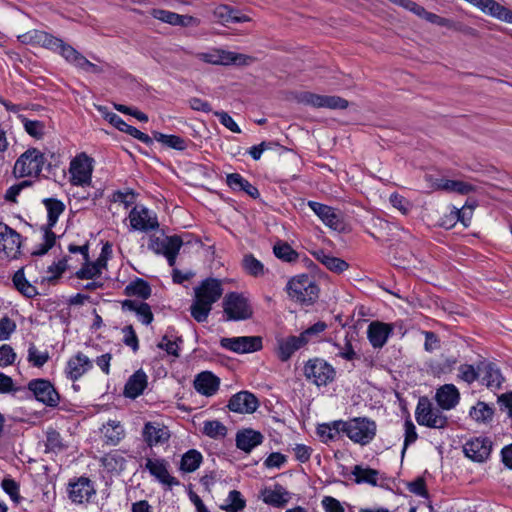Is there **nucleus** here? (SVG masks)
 Listing matches in <instances>:
<instances>
[{"instance_id": "53", "label": "nucleus", "mask_w": 512, "mask_h": 512, "mask_svg": "<svg viewBox=\"0 0 512 512\" xmlns=\"http://www.w3.org/2000/svg\"><path fill=\"white\" fill-rule=\"evenodd\" d=\"M214 14L216 17H218L222 22H232V23H241L249 21V18L247 16H235L233 14V9H231L227 5H220L218 6Z\"/></svg>"}, {"instance_id": "30", "label": "nucleus", "mask_w": 512, "mask_h": 512, "mask_svg": "<svg viewBox=\"0 0 512 512\" xmlns=\"http://www.w3.org/2000/svg\"><path fill=\"white\" fill-rule=\"evenodd\" d=\"M121 306L124 311L127 310L135 312L139 320L144 325L151 324L154 319L151 307L146 302H138L136 300L126 299L121 302Z\"/></svg>"}, {"instance_id": "13", "label": "nucleus", "mask_w": 512, "mask_h": 512, "mask_svg": "<svg viewBox=\"0 0 512 512\" xmlns=\"http://www.w3.org/2000/svg\"><path fill=\"white\" fill-rule=\"evenodd\" d=\"M129 220L134 230L147 232L159 227L157 217L144 206H135L129 213Z\"/></svg>"}, {"instance_id": "20", "label": "nucleus", "mask_w": 512, "mask_h": 512, "mask_svg": "<svg viewBox=\"0 0 512 512\" xmlns=\"http://www.w3.org/2000/svg\"><path fill=\"white\" fill-rule=\"evenodd\" d=\"M308 206L331 229L340 230L342 228L340 217L332 207L315 201H309Z\"/></svg>"}, {"instance_id": "51", "label": "nucleus", "mask_w": 512, "mask_h": 512, "mask_svg": "<svg viewBox=\"0 0 512 512\" xmlns=\"http://www.w3.org/2000/svg\"><path fill=\"white\" fill-rule=\"evenodd\" d=\"M228 53L223 49H214L198 54L200 60L213 65H227Z\"/></svg>"}, {"instance_id": "37", "label": "nucleus", "mask_w": 512, "mask_h": 512, "mask_svg": "<svg viewBox=\"0 0 512 512\" xmlns=\"http://www.w3.org/2000/svg\"><path fill=\"white\" fill-rule=\"evenodd\" d=\"M124 294L129 297L137 296L146 300L151 296V287L146 280L136 278L125 287Z\"/></svg>"}, {"instance_id": "31", "label": "nucleus", "mask_w": 512, "mask_h": 512, "mask_svg": "<svg viewBox=\"0 0 512 512\" xmlns=\"http://www.w3.org/2000/svg\"><path fill=\"white\" fill-rule=\"evenodd\" d=\"M478 370L481 373L483 384L489 388H500L504 378L494 363H482L481 366H478Z\"/></svg>"}, {"instance_id": "5", "label": "nucleus", "mask_w": 512, "mask_h": 512, "mask_svg": "<svg viewBox=\"0 0 512 512\" xmlns=\"http://www.w3.org/2000/svg\"><path fill=\"white\" fill-rule=\"evenodd\" d=\"M377 425L367 417H355L347 420L346 436L356 444L365 446L376 436Z\"/></svg>"}, {"instance_id": "35", "label": "nucleus", "mask_w": 512, "mask_h": 512, "mask_svg": "<svg viewBox=\"0 0 512 512\" xmlns=\"http://www.w3.org/2000/svg\"><path fill=\"white\" fill-rule=\"evenodd\" d=\"M106 265L107 259L105 257H99L95 262L85 261V264L75 273V276L78 279H93L101 275L102 269Z\"/></svg>"}, {"instance_id": "10", "label": "nucleus", "mask_w": 512, "mask_h": 512, "mask_svg": "<svg viewBox=\"0 0 512 512\" xmlns=\"http://www.w3.org/2000/svg\"><path fill=\"white\" fill-rule=\"evenodd\" d=\"M28 389L36 400L48 407H56L60 401V395L53 384L46 379H33L28 383Z\"/></svg>"}, {"instance_id": "45", "label": "nucleus", "mask_w": 512, "mask_h": 512, "mask_svg": "<svg viewBox=\"0 0 512 512\" xmlns=\"http://www.w3.org/2000/svg\"><path fill=\"white\" fill-rule=\"evenodd\" d=\"M227 427L218 420H208L203 423L202 433L212 439H221L227 435Z\"/></svg>"}, {"instance_id": "7", "label": "nucleus", "mask_w": 512, "mask_h": 512, "mask_svg": "<svg viewBox=\"0 0 512 512\" xmlns=\"http://www.w3.org/2000/svg\"><path fill=\"white\" fill-rule=\"evenodd\" d=\"M304 375L317 386H326L335 377L334 368L325 360L314 358L307 361L304 366Z\"/></svg>"}, {"instance_id": "55", "label": "nucleus", "mask_w": 512, "mask_h": 512, "mask_svg": "<svg viewBox=\"0 0 512 512\" xmlns=\"http://www.w3.org/2000/svg\"><path fill=\"white\" fill-rule=\"evenodd\" d=\"M2 489L10 496L16 504L20 503L19 484L11 478H4L1 482Z\"/></svg>"}, {"instance_id": "43", "label": "nucleus", "mask_w": 512, "mask_h": 512, "mask_svg": "<svg viewBox=\"0 0 512 512\" xmlns=\"http://www.w3.org/2000/svg\"><path fill=\"white\" fill-rule=\"evenodd\" d=\"M153 137L156 141L178 151H183L187 148L186 140L177 135H166L161 132L154 131Z\"/></svg>"}, {"instance_id": "34", "label": "nucleus", "mask_w": 512, "mask_h": 512, "mask_svg": "<svg viewBox=\"0 0 512 512\" xmlns=\"http://www.w3.org/2000/svg\"><path fill=\"white\" fill-rule=\"evenodd\" d=\"M435 188L448 192H455L460 195H467L475 191V187L467 182L449 179L437 180L435 183Z\"/></svg>"}, {"instance_id": "2", "label": "nucleus", "mask_w": 512, "mask_h": 512, "mask_svg": "<svg viewBox=\"0 0 512 512\" xmlns=\"http://www.w3.org/2000/svg\"><path fill=\"white\" fill-rule=\"evenodd\" d=\"M319 291L318 285L307 274L297 275L287 283L289 297L301 305L314 304L319 297Z\"/></svg>"}, {"instance_id": "28", "label": "nucleus", "mask_w": 512, "mask_h": 512, "mask_svg": "<svg viewBox=\"0 0 512 512\" xmlns=\"http://www.w3.org/2000/svg\"><path fill=\"white\" fill-rule=\"evenodd\" d=\"M289 498V492L280 484H276L274 489L265 488L262 491V499L264 503L276 508L285 507L289 502Z\"/></svg>"}, {"instance_id": "14", "label": "nucleus", "mask_w": 512, "mask_h": 512, "mask_svg": "<svg viewBox=\"0 0 512 512\" xmlns=\"http://www.w3.org/2000/svg\"><path fill=\"white\" fill-rule=\"evenodd\" d=\"M96 490L93 482L87 477H79L68 486L69 499L75 504H83L90 501Z\"/></svg>"}, {"instance_id": "3", "label": "nucleus", "mask_w": 512, "mask_h": 512, "mask_svg": "<svg viewBox=\"0 0 512 512\" xmlns=\"http://www.w3.org/2000/svg\"><path fill=\"white\" fill-rule=\"evenodd\" d=\"M46 162L44 154L37 148L31 147L23 152L13 167L15 177H39Z\"/></svg>"}, {"instance_id": "40", "label": "nucleus", "mask_w": 512, "mask_h": 512, "mask_svg": "<svg viewBox=\"0 0 512 512\" xmlns=\"http://www.w3.org/2000/svg\"><path fill=\"white\" fill-rule=\"evenodd\" d=\"M242 267L248 275L253 277H261L266 272L263 263L255 258L251 253L244 255L242 259Z\"/></svg>"}, {"instance_id": "23", "label": "nucleus", "mask_w": 512, "mask_h": 512, "mask_svg": "<svg viewBox=\"0 0 512 512\" xmlns=\"http://www.w3.org/2000/svg\"><path fill=\"white\" fill-rule=\"evenodd\" d=\"M147 385L148 377L142 369H139L128 378L123 394L127 398L136 399L144 392Z\"/></svg>"}, {"instance_id": "63", "label": "nucleus", "mask_w": 512, "mask_h": 512, "mask_svg": "<svg viewBox=\"0 0 512 512\" xmlns=\"http://www.w3.org/2000/svg\"><path fill=\"white\" fill-rule=\"evenodd\" d=\"M16 330V323L5 316L0 319V341L8 340L11 334Z\"/></svg>"}, {"instance_id": "54", "label": "nucleus", "mask_w": 512, "mask_h": 512, "mask_svg": "<svg viewBox=\"0 0 512 512\" xmlns=\"http://www.w3.org/2000/svg\"><path fill=\"white\" fill-rule=\"evenodd\" d=\"M46 452H60L65 448L61 435L55 429H49L46 432Z\"/></svg>"}, {"instance_id": "6", "label": "nucleus", "mask_w": 512, "mask_h": 512, "mask_svg": "<svg viewBox=\"0 0 512 512\" xmlns=\"http://www.w3.org/2000/svg\"><path fill=\"white\" fill-rule=\"evenodd\" d=\"M295 100L299 104L312 106L314 108H328L332 110H344L349 106V102L336 95H319L309 91H302L295 95Z\"/></svg>"}, {"instance_id": "41", "label": "nucleus", "mask_w": 512, "mask_h": 512, "mask_svg": "<svg viewBox=\"0 0 512 512\" xmlns=\"http://www.w3.org/2000/svg\"><path fill=\"white\" fill-rule=\"evenodd\" d=\"M43 203L48 212L47 224L49 226H55L59 216L63 213L65 209L64 203L54 198H46L43 200Z\"/></svg>"}, {"instance_id": "32", "label": "nucleus", "mask_w": 512, "mask_h": 512, "mask_svg": "<svg viewBox=\"0 0 512 512\" xmlns=\"http://www.w3.org/2000/svg\"><path fill=\"white\" fill-rule=\"evenodd\" d=\"M227 185L234 191H243L256 199L260 196L258 189L239 173H231L226 177Z\"/></svg>"}, {"instance_id": "27", "label": "nucleus", "mask_w": 512, "mask_h": 512, "mask_svg": "<svg viewBox=\"0 0 512 512\" xmlns=\"http://www.w3.org/2000/svg\"><path fill=\"white\" fill-rule=\"evenodd\" d=\"M306 345L303 337L299 336H288L285 339L278 341V358L282 362L288 361L291 356Z\"/></svg>"}, {"instance_id": "9", "label": "nucleus", "mask_w": 512, "mask_h": 512, "mask_svg": "<svg viewBox=\"0 0 512 512\" xmlns=\"http://www.w3.org/2000/svg\"><path fill=\"white\" fill-rule=\"evenodd\" d=\"M92 159L85 153L77 155L70 163L69 172L71 183L75 186H85L91 183Z\"/></svg>"}, {"instance_id": "12", "label": "nucleus", "mask_w": 512, "mask_h": 512, "mask_svg": "<svg viewBox=\"0 0 512 512\" xmlns=\"http://www.w3.org/2000/svg\"><path fill=\"white\" fill-rule=\"evenodd\" d=\"M492 442L487 437H475L463 445L466 457L474 462H485L491 453Z\"/></svg>"}, {"instance_id": "52", "label": "nucleus", "mask_w": 512, "mask_h": 512, "mask_svg": "<svg viewBox=\"0 0 512 512\" xmlns=\"http://www.w3.org/2000/svg\"><path fill=\"white\" fill-rule=\"evenodd\" d=\"M183 343L182 337H176L175 340H171L167 335H164L161 341L157 344L159 349L166 351L168 355H172L176 358L180 356L179 350L180 345Z\"/></svg>"}, {"instance_id": "38", "label": "nucleus", "mask_w": 512, "mask_h": 512, "mask_svg": "<svg viewBox=\"0 0 512 512\" xmlns=\"http://www.w3.org/2000/svg\"><path fill=\"white\" fill-rule=\"evenodd\" d=\"M352 475L355 476V482L357 484L367 483L372 486L377 485L379 471L370 467H362L361 465H355L351 471Z\"/></svg>"}, {"instance_id": "42", "label": "nucleus", "mask_w": 512, "mask_h": 512, "mask_svg": "<svg viewBox=\"0 0 512 512\" xmlns=\"http://www.w3.org/2000/svg\"><path fill=\"white\" fill-rule=\"evenodd\" d=\"M68 63H70L84 71H88V72H91L94 74H100L103 72V69L100 66L90 62L84 55H82L76 49L74 50Z\"/></svg>"}, {"instance_id": "19", "label": "nucleus", "mask_w": 512, "mask_h": 512, "mask_svg": "<svg viewBox=\"0 0 512 512\" xmlns=\"http://www.w3.org/2000/svg\"><path fill=\"white\" fill-rule=\"evenodd\" d=\"M264 436L261 432L252 428H245L236 433V447L246 453H250L255 447L262 444Z\"/></svg>"}, {"instance_id": "18", "label": "nucleus", "mask_w": 512, "mask_h": 512, "mask_svg": "<svg viewBox=\"0 0 512 512\" xmlns=\"http://www.w3.org/2000/svg\"><path fill=\"white\" fill-rule=\"evenodd\" d=\"M142 437L148 447L166 443L170 438V432L165 426L155 422H147L142 430Z\"/></svg>"}, {"instance_id": "29", "label": "nucleus", "mask_w": 512, "mask_h": 512, "mask_svg": "<svg viewBox=\"0 0 512 512\" xmlns=\"http://www.w3.org/2000/svg\"><path fill=\"white\" fill-rule=\"evenodd\" d=\"M182 238L178 235L168 236L165 238L151 237L148 248L156 254L165 255L172 248L182 247Z\"/></svg>"}, {"instance_id": "50", "label": "nucleus", "mask_w": 512, "mask_h": 512, "mask_svg": "<svg viewBox=\"0 0 512 512\" xmlns=\"http://www.w3.org/2000/svg\"><path fill=\"white\" fill-rule=\"evenodd\" d=\"M18 118L22 122L27 134L36 139H41L44 136L45 124L42 121L29 120L23 115H19Z\"/></svg>"}, {"instance_id": "4", "label": "nucleus", "mask_w": 512, "mask_h": 512, "mask_svg": "<svg viewBox=\"0 0 512 512\" xmlns=\"http://www.w3.org/2000/svg\"><path fill=\"white\" fill-rule=\"evenodd\" d=\"M222 304L227 321L247 320L253 315V309L248 299L242 293H227Z\"/></svg>"}, {"instance_id": "17", "label": "nucleus", "mask_w": 512, "mask_h": 512, "mask_svg": "<svg viewBox=\"0 0 512 512\" xmlns=\"http://www.w3.org/2000/svg\"><path fill=\"white\" fill-rule=\"evenodd\" d=\"M167 465L164 459L152 460L147 458L145 468L162 484L170 487L178 486L180 484L179 480L169 474Z\"/></svg>"}, {"instance_id": "61", "label": "nucleus", "mask_w": 512, "mask_h": 512, "mask_svg": "<svg viewBox=\"0 0 512 512\" xmlns=\"http://www.w3.org/2000/svg\"><path fill=\"white\" fill-rule=\"evenodd\" d=\"M124 333L123 343L130 347L134 352L139 349V340L135 333V330L132 325H127L122 329Z\"/></svg>"}, {"instance_id": "8", "label": "nucleus", "mask_w": 512, "mask_h": 512, "mask_svg": "<svg viewBox=\"0 0 512 512\" xmlns=\"http://www.w3.org/2000/svg\"><path fill=\"white\" fill-rule=\"evenodd\" d=\"M21 235L0 222V258L15 259L20 253Z\"/></svg>"}, {"instance_id": "60", "label": "nucleus", "mask_w": 512, "mask_h": 512, "mask_svg": "<svg viewBox=\"0 0 512 512\" xmlns=\"http://www.w3.org/2000/svg\"><path fill=\"white\" fill-rule=\"evenodd\" d=\"M102 465L108 470H116L117 468L122 469L125 459L121 455L115 454H107L101 459Z\"/></svg>"}, {"instance_id": "11", "label": "nucleus", "mask_w": 512, "mask_h": 512, "mask_svg": "<svg viewBox=\"0 0 512 512\" xmlns=\"http://www.w3.org/2000/svg\"><path fill=\"white\" fill-rule=\"evenodd\" d=\"M220 345L235 353H253L262 349V337L260 336H239L222 338Z\"/></svg>"}, {"instance_id": "47", "label": "nucleus", "mask_w": 512, "mask_h": 512, "mask_svg": "<svg viewBox=\"0 0 512 512\" xmlns=\"http://www.w3.org/2000/svg\"><path fill=\"white\" fill-rule=\"evenodd\" d=\"M212 310V306L194 297L190 307L191 316L199 323L205 322Z\"/></svg>"}, {"instance_id": "44", "label": "nucleus", "mask_w": 512, "mask_h": 512, "mask_svg": "<svg viewBox=\"0 0 512 512\" xmlns=\"http://www.w3.org/2000/svg\"><path fill=\"white\" fill-rule=\"evenodd\" d=\"M493 414V408L483 401H478L477 404L473 406L469 412V415L473 420L483 423L491 421Z\"/></svg>"}, {"instance_id": "58", "label": "nucleus", "mask_w": 512, "mask_h": 512, "mask_svg": "<svg viewBox=\"0 0 512 512\" xmlns=\"http://www.w3.org/2000/svg\"><path fill=\"white\" fill-rule=\"evenodd\" d=\"M227 65L248 66L255 61V58L246 54L227 51Z\"/></svg>"}, {"instance_id": "1", "label": "nucleus", "mask_w": 512, "mask_h": 512, "mask_svg": "<svg viewBox=\"0 0 512 512\" xmlns=\"http://www.w3.org/2000/svg\"><path fill=\"white\" fill-rule=\"evenodd\" d=\"M438 408L434 407L428 397L419 398L415 418L419 425L432 429H445L448 426V417L442 410L455 408L460 401V393L454 384H445L439 387L435 393Z\"/></svg>"}, {"instance_id": "56", "label": "nucleus", "mask_w": 512, "mask_h": 512, "mask_svg": "<svg viewBox=\"0 0 512 512\" xmlns=\"http://www.w3.org/2000/svg\"><path fill=\"white\" fill-rule=\"evenodd\" d=\"M152 15L155 19H158L164 23H168L177 26L181 19V15L175 12H171L164 9H153Z\"/></svg>"}, {"instance_id": "62", "label": "nucleus", "mask_w": 512, "mask_h": 512, "mask_svg": "<svg viewBox=\"0 0 512 512\" xmlns=\"http://www.w3.org/2000/svg\"><path fill=\"white\" fill-rule=\"evenodd\" d=\"M327 328V324L324 321H318L312 326L305 329L300 336L303 337V340L307 344L311 338L318 336L320 333L325 331Z\"/></svg>"}, {"instance_id": "49", "label": "nucleus", "mask_w": 512, "mask_h": 512, "mask_svg": "<svg viewBox=\"0 0 512 512\" xmlns=\"http://www.w3.org/2000/svg\"><path fill=\"white\" fill-rule=\"evenodd\" d=\"M13 283L16 289L28 298H32L37 294L36 288L26 280L22 270H18L14 274Z\"/></svg>"}, {"instance_id": "15", "label": "nucleus", "mask_w": 512, "mask_h": 512, "mask_svg": "<svg viewBox=\"0 0 512 512\" xmlns=\"http://www.w3.org/2000/svg\"><path fill=\"white\" fill-rule=\"evenodd\" d=\"M194 294L196 298L212 306L223 294L222 282L216 278H207L194 288Z\"/></svg>"}, {"instance_id": "46", "label": "nucleus", "mask_w": 512, "mask_h": 512, "mask_svg": "<svg viewBox=\"0 0 512 512\" xmlns=\"http://www.w3.org/2000/svg\"><path fill=\"white\" fill-rule=\"evenodd\" d=\"M273 253L278 259L288 263L295 262L299 256L287 242H277L273 247Z\"/></svg>"}, {"instance_id": "33", "label": "nucleus", "mask_w": 512, "mask_h": 512, "mask_svg": "<svg viewBox=\"0 0 512 512\" xmlns=\"http://www.w3.org/2000/svg\"><path fill=\"white\" fill-rule=\"evenodd\" d=\"M313 255L320 263L332 272L342 273L349 267V264L345 260L327 254L324 250L315 251L313 252Z\"/></svg>"}, {"instance_id": "21", "label": "nucleus", "mask_w": 512, "mask_h": 512, "mask_svg": "<svg viewBox=\"0 0 512 512\" xmlns=\"http://www.w3.org/2000/svg\"><path fill=\"white\" fill-rule=\"evenodd\" d=\"M92 366V361L83 353L78 352L68 360L65 372L70 380L76 381L89 371Z\"/></svg>"}, {"instance_id": "22", "label": "nucleus", "mask_w": 512, "mask_h": 512, "mask_svg": "<svg viewBox=\"0 0 512 512\" xmlns=\"http://www.w3.org/2000/svg\"><path fill=\"white\" fill-rule=\"evenodd\" d=\"M475 6L483 13L512 24V11L495 0H478Z\"/></svg>"}, {"instance_id": "36", "label": "nucleus", "mask_w": 512, "mask_h": 512, "mask_svg": "<svg viewBox=\"0 0 512 512\" xmlns=\"http://www.w3.org/2000/svg\"><path fill=\"white\" fill-rule=\"evenodd\" d=\"M105 442L109 445H117L124 437V429L120 422L110 420L102 428Z\"/></svg>"}, {"instance_id": "24", "label": "nucleus", "mask_w": 512, "mask_h": 512, "mask_svg": "<svg viewBox=\"0 0 512 512\" xmlns=\"http://www.w3.org/2000/svg\"><path fill=\"white\" fill-rule=\"evenodd\" d=\"M41 47L50 50L52 52L60 54L67 62L72 56L75 48L70 44L64 42L62 39L53 36L52 34L45 32L40 43Z\"/></svg>"}, {"instance_id": "26", "label": "nucleus", "mask_w": 512, "mask_h": 512, "mask_svg": "<svg viewBox=\"0 0 512 512\" xmlns=\"http://www.w3.org/2000/svg\"><path fill=\"white\" fill-rule=\"evenodd\" d=\"M392 332L389 324L382 322H372L368 326L367 337L374 348H382Z\"/></svg>"}, {"instance_id": "25", "label": "nucleus", "mask_w": 512, "mask_h": 512, "mask_svg": "<svg viewBox=\"0 0 512 512\" xmlns=\"http://www.w3.org/2000/svg\"><path fill=\"white\" fill-rule=\"evenodd\" d=\"M219 385L220 379L210 371L201 372L194 381L196 391L207 397L214 395Z\"/></svg>"}, {"instance_id": "16", "label": "nucleus", "mask_w": 512, "mask_h": 512, "mask_svg": "<svg viewBox=\"0 0 512 512\" xmlns=\"http://www.w3.org/2000/svg\"><path fill=\"white\" fill-rule=\"evenodd\" d=\"M259 407L257 397L249 391H240L228 401L227 408L235 413L251 414Z\"/></svg>"}, {"instance_id": "64", "label": "nucleus", "mask_w": 512, "mask_h": 512, "mask_svg": "<svg viewBox=\"0 0 512 512\" xmlns=\"http://www.w3.org/2000/svg\"><path fill=\"white\" fill-rule=\"evenodd\" d=\"M321 504L325 512H345L341 502L332 496H324Z\"/></svg>"}, {"instance_id": "48", "label": "nucleus", "mask_w": 512, "mask_h": 512, "mask_svg": "<svg viewBox=\"0 0 512 512\" xmlns=\"http://www.w3.org/2000/svg\"><path fill=\"white\" fill-rule=\"evenodd\" d=\"M228 503L220 508L226 512H240L246 507V501L238 490H232L226 500Z\"/></svg>"}, {"instance_id": "39", "label": "nucleus", "mask_w": 512, "mask_h": 512, "mask_svg": "<svg viewBox=\"0 0 512 512\" xmlns=\"http://www.w3.org/2000/svg\"><path fill=\"white\" fill-rule=\"evenodd\" d=\"M202 454L196 449H190L183 454L180 462V469L184 472H194L202 462Z\"/></svg>"}, {"instance_id": "59", "label": "nucleus", "mask_w": 512, "mask_h": 512, "mask_svg": "<svg viewBox=\"0 0 512 512\" xmlns=\"http://www.w3.org/2000/svg\"><path fill=\"white\" fill-rule=\"evenodd\" d=\"M404 427H405V439H404V446H403V449L401 452L402 456L405 454L407 447L409 445H411L412 443H414L418 438V435L416 432V427L410 418H407L405 420Z\"/></svg>"}, {"instance_id": "57", "label": "nucleus", "mask_w": 512, "mask_h": 512, "mask_svg": "<svg viewBox=\"0 0 512 512\" xmlns=\"http://www.w3.org/2000/svg\"><path fill=\"white\" fill-rule=\"evenodd\" d=\"M97 109L105 120H107L111 125L122 132L127 123L120 116H118L116 113L108 111L107 107L105 106H98Z\"/></svg>"}]
</instances>
